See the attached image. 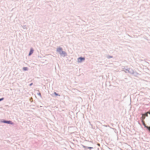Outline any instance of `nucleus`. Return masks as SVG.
<instances>
[{
	"label": "nucleus",
	"mask_w": 150,
	"mask_h": 150,
	"mask_svg": "<svg viewBox=\"0 0 150 150\" xmlns=\"http://www.w3.org/2000/svg\"><path fill=\"white\" fill-rule=\"evenodd\" d=\"M21 26L23 29H27L26 26L25 25H24L23 26L21 25Z\"/></svg>",
	"instance_id": "1a4fd4ad"
},
{
	"label": "nucleus",
	"mask_w": 150,
	"mask_h": 150,
	"mask_svg": "<svg viewBox=\"0 0 150 150\" xmlns=\"http://www.w3.org/2000/svg\"><path fill=\"white\" fill-rule=\"evenodd\" d=\"M107 58L108 59H110V58H112L113 57L112 56L108 55L107 56Z\"/></svg>",
	"instance_id": "9d476101"
},
{
	"label": "nucleus",
	"mask_w": 150,
	"mask_h": 150,
	"mask_svg": "<svg viewBox=\"0 0 150 150\" xmlns=\"http://www.w3.org/2000/svg\"><path fill=\"white\" fill-rule=\"evenodd\" d=\"M143 124L144 126V127L147 128V129L150 132V127L147 126L144 123H143Z\"/></svg>",
	"instance_id": "423d86ee"
},
{
	"label": "nucleus",
	"mask_w": 150,
	"mask_h": 150,
	"mask_svg": "<svg viewBox=\"0 0 150 150\" xmlns=\"http://www.w3.org/2000/svg\"><path fill=\"white\" fill-rule=\"evenodd\" d=\"M23 71H26L28 70V68L27 67H23Z\"/></svg>",
	"instance_id": "6e6552de"
},
{
	"label": "nucleus",
	"mask_w": 150,
	"mask_h": 150,
	"mask_svg": "<svg viewBox=\"0 0 150 150\" xmlns=\"http://www.w3.org/2000/svg\"><path fill=\"white\" fill-rule=\"evenodd\" d=\"M124 71L126 73H129L131 74L133 72V70L130 68H127L126 71L124 70Z\"/></svg>",
	"instance_id": "f03ea898"
},
{
	"label": "nucleus",
	"mask_w": 150,
	"mask_h": 150,
	"mask_svg": "<svg viewBox=\"0 0 150 150\" xmlns=\"http://www.w3.org/2000/svg\"><path fill=\"white\" fill-rule=\"evenodd\" d=\"M93 149V147H88V146H87V149Z\"/></svg>",
	"instance_id": "f8f14e48"
},
{
	"label": "nucleus",
	"mask_w": 150,
	"mask_h": 150,
	"mask_svg": "<svg viewBox=\"0 0 150 150\" xmlns=\"http://www.w3.org/2000/svg\"><path fill=\"white\" fill-rule=\"evenodd\" d=\"M54 94L56 96H60V95H58V94H57V93H56V92H54Z\"/></svg>",
	"instance_id": "ddd939ff"
},
{
	"label": "nucleus",
	"mask_w": 150,
	"mask_h": 150,
	"mask_svg": "<svg viewBox=\"0 0 150 150\" xmlns=\"http://www.w3.org/2000/svg\"><path fill=\"white\" fill-rule=\"evenodd\" d=\"M148 113L150 115V111H149V112Z\"/></svg>",
	"instance_id": "6ab92c4d"
},
{
	"label": "nucleus",
	"mask_w": 150,
	"mask_h": 150,
	"mask_svg": "<svg viewBox=\"0 0 150 150\" xmlns=\"http://www.w3.org/2000/svg\"><path fill=\"white\" fill-rule=\"evenodd\" d=\"M132 74L134 75L135 76H137L139 74V73H137L136 71H134L133 70V72L132 74Z\"/></svg>",
	"instance_id": "0eeeda50"
},
{
	"label": "nucleus",
	"mask_w": 150,
	"mask_h": 150,
	"mask_svg": "<svg viewBox=\"0 0 150 150\" xmlns=\"http://www.w3.org/2000/svg\"><path fill=\"white\" fill-rule=\"evenodd\" d=\"M56 51L59 53L60 56L63 57H64L67 55V53L63 51L61 47H58Z\"/></svg>",
	"instance_id": "f257e3e1"
},
{
	"label": "nucleus",
	"mask_w": 150,
	"mask_h": 150,
	"mask_svg": "<svg viewBox=\"0 0 150 150\" xmlns=\"http://www.w3.org/2000/svg\"><path fill=\"white\" fill-rule=\"evenodd\" d=\"M148 113H146L145 114V116L146 117H147L148 116Z\"/></svg>",
	"instance_id": "dca6fc26"
},
{
	"label": "nucleus",
	"mask_w": 150,
	"mask_h": 150,
	"mask_svg": "<svg viewBox=\"0 0 150 150\" xmlns=\"http://www.w3.org/2000/svg\"><path fill=\"white\" fill-rule=\"evenodd\" d=\"M1 122L4 123H6L7 124H10L11 125H13V123L10 120H3V121H1Z\"/></svg>",
	"instance_id": "20e7f679"
},
{
	"label": "nucleus",
	"mask_w": 150,
	"mask_h": 150,
	"mask_svg": "<svg viewBox=\"0 0 150 150\" xmlns=\"http://www.w3.org/2000/svg\"><path fill=\"white\" fill-rule=\"evenodd\" d=\"M4 99V98H0V102L1 101L3 100Z\"/></svg>",
	"instance_id": "2eb2a0df"
},
{
	"label": "nucleus",
	"mask_w": 150,
	"mask_h": 150,
	"mask_svg": "<svg viewBox=\"0 0 150 150\" xmlns=\"http://www.w3.org/2000/svg\"><path fill=\"white\" fill-rule=\"evenodd\" d=\"M33 83H30V84H29V86H31L33 85Z\"/></svg>",
	"instance_id": "a211bd4d"
},
{
	"label": "nucleus",
	"mask_w": 150,
	"mask_h": 150,
	"mask_svg": "<svg viewBox=\"0 0 150 150\" xmlns=\"http://www.w3.org/2000/svg\"><path fill=\"white\" fill-rule=\"evenodd\" d=\"M85 60V58L82 57H79L77 59V62L78 63H81L83 61Z\"/></svg>",
	"instance_id": "7ed1b4c3"
},
{
	"label": "nucleus",
	"mask_w": 150,
	"mask_h": 150,
	"mask_svg": "<svg viewBox=\"0 0 150 150\" xmlns=\"http://www.w3.org/2000/svg\"><path fill=\"white\" fill-rule=\"evenodd\" d=\"M98 146H100V144H98Z\"/></svg>",
	"instance_id": "aec40b11"
},
{
	"label": "nucleus",
	"mask_w": 150,
	"mask_h": 150,
	"mask_svg": "<svg viewBox=\"0 0 150 150\" xmlns=\"http://www.w3.org/2000/svg\"><path fill=\"white\" fill-rule=\"evenodd\" d=\"M126 69L125 67H124L123 68H122V71H124V70L126 71Z\"/></svg>",
	"instance_id": "4468645a"
},
{
	"label": "nucleus",
	"mask_w": 150,
	"mask_h": 150,
	"mask_svg": "<svg viewBox=\"0 0 150 150\" xmlns=\"http://www.w3.org/2000/svg\"><path fill=\"white\" fill-rule=\"evenodd\" d=\"M81 146H82V147L85 148V150H86L87 149V146L83 145H82Z\"/></svg>",
	"instance_id": "9b49d317"
},
{
	"label": "nucleus",
	"mask_w": 150,
	"mask_h": 150,
	"mask_svg": "<svg viewBox=\"0 0 150 150\" xmlns=\"http://www.w3.org/2000/svg\"><path fill=\"white\" fill-rule=\"evenodd\" d=\"M34 51V50L32 48H31L30 49V51L29 52V53L28 54V56H30L33 53Z\"/></svg>",
	"instance_id": "39448f33"
},
{
	"label": "nucleus",
	"mask_w": 150,
	"mask_h": 150,
	"mask_svg": "<svg viewBox=\"0 0 150 150\" xmlns=\"http://www.w3.org/2000/svg\"><path fill=\"white\" fill-rule=\"evenodd\" d=\"M38 95L40 96H41V93H38Z\"/></svg>",
	"instance_id": "f3484780"
}]
</instances>
